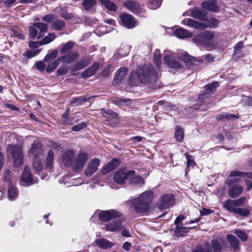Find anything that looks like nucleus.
Returning <instances> with one entry per match:
<instances>
[{"instance_id":"nucleus-4","label":"nucleus","mask_w":252,"mask_h":252,"mask_svg":"<svg viewBox=\"0 0 252 252\" xmlns=\"http://www.w3.org/2000/svg\"><path fill=\"white\" fill-rule=\"evenodd\" d=\"M207 22L208 25L190 18H185L182 21V23L184 25L194 28L197 30H204L207 28H216L219 25V21L215 18H211L208 20Z\"/></svg>"},{"instance_id":"nucleus-59","label":"nucleus","mask_w":252,"mask_h":252,"mask_svg":"<svg viewBox=\"0 0 252 252\" xmlns=\"http://www.w3.org/2000/svg\"><path fill=\"white\" fill-rule=\"evenodd\" d=\"M86 126H87V125L86 124V123L84 122H82V123L79 124L77 125H76V126H73L72 127V129L73 131H79L81 129L84 128L85 127H86Z\"/></svg>"},{"instance_id":"nucleus-1","label":"nucleus","mask_w":252,"mask_h":252,"mask_svg":"<svg viewBox=\"0 0 252 252\" xmlns=\"http://www.w3.org/2000/svg\"><path fill=\"white\" fill-rule=\"evenodd\" d=\"M129 79L135 82L138 80L141 82L146 84L151 82H156L158 79L157 72L154 70L153 65L149 64L138 69L137 72H132Z\"/></svg>"},{"instance_id":"nucleus-32","label":"nucleus","mask_w":252,"mask_h":252,"mask_svg":"<svg viewBox=\"0 0 252 252\" xmlns=\"http://www.w3.org/2000/svg\"><path fill=\"white\" fill-rule=\"evenodd\" d=\"M193 42L197 45H206L203 32L195 35L192 38Z\"/></svg>"},{"instance_id":"nucleus-13","label":"nucleus","mask_w":252,"mask_h":252,"mask_svg":"<svg viewBox=\"0 0 252 252\" xmlns=\"http://www.w3.org/2000/svg\"><path fill=\"white\" fill-rule=\"evenodd\" d=\"M123 227V222L121 220H117L106 223L104 229L108 231L114 232L119 231Z\"/></svg>"},{"instance_id":"nucleus-33","label":"nucleus","mask_w":252,"mask_h":252,"mask_svg":"<svg viewBox=\"0 0 252 252\" xmlns=\"http://www.w3.org/2000/svg\"><path fill=\"white\" fill-rule=\"evenodd\" d=\"M223 207L228 211L234 213L236 206L234 200H227L223 203Z\"/></svg>"},{"instance_id":"nucleus-43","label":"nucleus","mask_w":252,"mask_h":252,"mask_svg":"<svg viewBox=\"0 0 252 252\" xmlns=\"http://www.w3.org/2000/svg\"><path fill=\"white\" fill-rule=\"evenodd\" d=\"M90 63V61L88 59H84L79 62L75 66L74 70H80L85 68Z\"/></svg>"},{"instance_id":"nucleus-45","label":"nucleus","mask_w":252,"mask_h":252,"mask_svg":"<svg viewBox=\"0 0 252 252\" xmlns=\"http://www.w3.org/2000/svg\"><path fill=\"white\" fill-rule=\"evenodd\" d=\"M227 239L232 247L234 248H237L238 246V241L234 236L228 235L227 236Z\"/></svg>"},{"instance_id":"nucleus-36","label":"nucleus","mask_w":252,"mask_h":252,"mask_svg":"<svg viewBox=\"0 0 252 252\" xmlns=\"http://www.w3.org/2000/svg\"><path fill=\"white\" fill-rule=\"evenodd\" d=\"M230 176L231 177H248L249 178L252 179V173H248V172H239L237 171H233L230 173Z\"/></svg>"},{"instance_id":"nucleus-10","label":"nucleus","mask_w":252,"mask_h":252,"mask_svg":"<svg viewBox=\"0 0 252 252\" xmlns=\"http://www.w3.org/2000/svg\"><path fill=\"white\" fill-rule=\"evenodd\" d=\"M22 184L25 186H30L33 183L32 175L29 167L26 166L21 178Z\"/></svg>"},{"instance_id":"nucleus-23","label":"nucleus","mask_w":252,"mask_h":252,"mask_svg":"<svg viewBox=\"0 0 252 252\" xmlns=\"http://www.w3.org/2000/svg\"><path fill=\"white\" fill-rule=\"evenodd\" d=\"M95 242L98 247L105 249L111 248L114 245L112 242L104 239H97Z\"/></svg>"},{"instance_id":"nucleus-44","label":"nucleus","mask_w":252,"mask_h":252,"mask_svg":"<svg viewBox=\"0 0 252 252\" xmlns=\"http://www.w3.org/2000/svg\"><path fill=\"white\" fill-rule=\"evenodd\" d=\"M55 37V34L54 33H49L41 41V43L42 45L48 44L52 41Z\"/></svg>"},{"instance_id":"nucleus-41","label":"nucleus","mask_w":252,"mask_h":252,"mask_svg":"<svg viewBox=\"0 0 252 252\" xmlns=\"http://www.w3.org/2000/svg\"><path fill=\"white\" fill-rule=\"evenodd\" d=\"M101 113L102 116L107 119H110L116 117V113L111 110H106L104 109H101Z\"/></svg>"},{"instance_id":"nucleus-56","label":"nucleus","mask_w":252,"mask_h":252,"mask_svg":"<svg viewBox=\"0 0 252 252\" xmlns=\"http://www.w3.org/2000/svg\"><path fill=\"white\" fill-rule=\"evenodd\" d=\"M73 45V44L72 42H67L65 44H64L61 50V53H64L67 52L72 48Z\"/></svg>"},{"instance_id":"nucleus-52","label":"nucleus","mask_w":252,"mask_h":252,"mask_svg":"<svg viewBox=\"0 0 252 252\" xmlns=\"http://www.w3.org/2000/svg\"><path fill=\"white\" fill-rule=\"evenodd\" d=\"M206 44L215 37V34L213 32L209 31L203 32Z\"/></svg>"},{"instance_id":"nucleus-19","label":"nucleus","mask_w":252,"mask_h":252,"mask_svg":"<svg viewBox=\"0 0 252 252\" xmlns=\"http://www.w3.org/2000/svg\"><path fill=\"white\" fill-rule=\"evenodd\" d=\"M123 5L133 12H137L140 8L139 4L134 0H128L124 2Z\"/></svg>"},{"instance_id":"nucleus-53","label":"nucleus","mask_w":252,"mask_h":252,"mask_svg":"<svg viewBox=\"0 0 252 252\" xmlns=\"http://www.w3.org/2000/svg\"><path fill=\"white\" fill-rule=\"evenodd\" d=\"M58 55L57 51H54L50 53L47 54L44 59V62H48L50 60H54Z\"/></svg>"},{"instance_id":"nucleus-12","label":"nucleus","mask_w":252,"mask_h":252,"mask_svg":"<svg viewBox=\"0 0 252 252\" xmlns=\"http://www.w3.org/2000/svg\"><path fill=\"white\" fill-rule=\"evenodd\" d=\"M120 17L122 24L127 28H133L136 26V22L131 15L124 14Z\"/></svg>"},{"instance_id":"nucleus-64","label":"nucleus","mask_w":252,"mask_h":252,"mask_svg":"<svg viewBox=\"0 0 252 252\" xmlns=\"http://www.w3.org/2000/svg\"><path fill=\"white\" fill-rule=\"evenodd\" d=\"M185 217L183 215H179L175 220V224L176 226H180V223L184 220L185 219Z\"/></svg>"},{"instance_id":"nucleus-14","label":"nucleus","mask_w":252,"mask_h":252,"mask_svg":"<svg viewBox=\"0 0 252 252\" xmlns=\"http://www.w3.org/2000/svg\"><path fill=\"white\" fill-rule=\"evenodd\" d=\"M41 146L38 142H34L30 149L29 154L30 157L33 158H39V156L42 154Z\"/></svg>"},{"instance_id":"nucleus-16","label":"nucleus","mask_w":252,"mask_h":252,"mask_svg":"<svg viewBox=\"0 0 252 252\" xmlns=\"http://www.w3.org/2000/svg\"><path fill=\"white\" fill-rule=\"evenodd\" d=\"M101 67V64L97 63H94L92 66L85 71L83 72L81 74V76L83 78H88L93 76L94 73L98 70Z\"/></svg>"},{"instance_id":"nucleus-49","label":"nucleus","mask_w":252,"mask_h":252,"mask_svg":"<svg viewBox=\"0 0 252 252\" xmlns=\"http://www.w3.org/2000/svg\"><path fill=\"white\" fill-rule=\"evenodd\" d=\"M234 213L238 214L242 216L247 217L250 214V210L247 208H236Z\"/></svg>"},{"instance_id":"nucleus-2","label":"nucleus","mask_w":252,"mask_h":252,"mask_svg":"<svg viewBox=\"0 0 252 252\" xmlns=\"http://www.w3.org/2000/svg\"><path fill=\"white\" fill-rule=\"evenodd\" d=\"M153 198V193L151 191H146L140 194L133 202L135 210L137 213L147 212L149 208V204Z\"/></svg>"},{"instance_id":"nucleus-42","label":"nucleus","mask_w":252,"mask_h":252,"mask_svg":"<svg viewBox=\"0 0 252 252\" xmlns=\"http://www.w3.org/2000/svg\"><path fill=\"white\" fill-rule=\"evenodd\" d=\"M61 61V58H59L57 60L49 64L46 67V71L49 72L53 71L57 67Z\"/></svg>"},{"instance_id":"nucleus-58","label":"nucleus","mask_w":252,"mask_h":252,"mask_svg":"<svg viewBox=\"0 0 252 252\" xmlns=\"http://www.w3.org/2000/svg\"><path fill=\"white\" fill-rule=\"evenodd\" d=\"M185 156L187 159V167L189 166H193L195 165V162L194 161L193 158L191 156L189 155L187 153L185 154Z\"/></svg>"},{"instance_id":"nucleus-38","label":"nucleus","mask_w":252,"mask_h":252,"mask_svg":"<svg viewBox=\"0 0 252 252\" xmlns=\"http://www.w3.org/2000/svg\"><path fill=\"white\" fill-rule=\"evenodd\" d=\"M56 11L61 12V16L65 19H70L73 17L72 14L66 12L65 8H62L61 7H58L56 8Z\"/></svg>"},{"instance_id":"nucleus-39","label":"nucleus","mask_w":252,"mask_h":252,"mask_svg":"<svg viewBox=\"0 0 252 252\" xmlns=\"http://www.w3.org/2000/svg\"><path fill=\"white\" fill-rule=\"evenodd\" d=\"M154 62L157 66V67L159 69V66L161 64V55L159 50L156 49L154 52Z\"/></svg>"},{"instance_id":"nucleus-46","label":"nucleus","mask_w":252,"mask_h":252,"mask_svg":"<svg viewBox=\"0 0 252 252\" xmlns=\"http://www.w3.org/2000/svg\"><path fill=\"white\" fill-rule=\"evenodd\" d=\"M96 3V0H84L83 5L86 10L92 8Z\"/></svg>"},{"instance_id":"nucleus-18","label":"nucleus","mask_w":252,"mask_h":252,"mask_svg":"<svg viewBox=\"0 0 252 252\" xmlns=\"http://www.w3.org/2000/svg\"><path fill=\"white\" fill-rule=\"evenodd\" d=\"M74 152L72 150H67L62 156V162L66 166L69 165L72 162Z\"/></svg>"},{"instance_id":"nucleus-11","label":"nucleus","mask_w":252,"mask_h":252,"mask_svg":"<svg viewBox=\"0 0 252 252\" xmlns=\"http://www.w3.org/2000/svg\"><path fill=\"white\" fill-rule=\"evenodd\" d=\"M88 155L83 153H79L74 159V167L76 170L81 169L88 159Z\"/></svg>"},{"instance_id":"nucleus-25","label":"nucleus","mask_w":252,"mask_h":252,"mask_svg":"<svg viewBox=\"0 0 252 252\" xmlns=\"http://www.w3.org/2000/svg\"><path fill=\"white\" fill-rule=\"evenodd\" d=\"M98 1L102 6L107 8L108 10L115 11L117 9L116 4L109 0H98Z\"/></svg>"},{"instance_id":"nucleus-60","label":"nucleus","mask_w":252,"mask_h":252,"mask_svg":"<svg viewBox=\"0 0 252 252\" xmlns=\"http://www.w3.org/2000/svg\"><path fill=\"white\" fill-rule=\"evenodd\" d=\"M246 201V199L245 197H242L237 199L234 200L236 207L242 206L245 203Z\"/></svg>"},{"instance_id":"nucleus-47","label":"nucleus","mask_w":252,"mask_h":252,"mask_svg":"<svg viewBox=\"0 0 252 252\" xmlns=\"http://www.w3.org/2000/svg\"><path fill=\"white\" fill-rule=\"evenodd\" d=\"M93 97H94V96H92L91 97H89L88 96H82L81 97H76L73 98L72 102L77 103L78 104H81L84 101H88Z\"/></svg>"},{"instance_id":"nucleus-21","label":"nucleus","mask_w":252,"mask_h":252,"mask_svg":"<svg viewBox=\"0 0 252 252\" xmlns=\"http://www.w3.org/2000/svg\"><path fill=\"white\" fill-rule=\"evenodd\" d=\"M224 245V241L221 239L213 240L211 243V246L214 252H220Z\"/></svg>"},{"instance_id":"nucleus-54","label":"nucleus","mask_w":252,"mask_h":252,"mask_svg":"<svg viewBox=\"0 0 252 252\" xmlns=\"http://www.w3.org/2000/svg\"><path fill=\"white\" fill-rule=\"evenodd\" d=\"M40 51L39 49H36L33 51H28L24 53V55L25 57L31 58L37 55Z\"/></svg>"},{"instance_id":"nucleus-15","label":"nucleus","mask_w":252,"mask_h":252,"mask_svg":"<svg viewBox=\"0 0 252 252\" xmlns=\"http://www.w3.org/2000/svg\"><path fill=\"white\" fill-rule=\"evenodd\" d=\"M120 164L119 160L114 158L107 165L104 166L101 170L103 174H106L115 169Z\"/></svg>"},{"instance_id":"nucleus-3","label":"nucleus","mask_w":252,"mask_h":252,"mask_svg":"<svg viewBox=\"0 0 252 252\" xmlns=\"http://www.w3.org/2000/svg\"><path fill=\"white\" fill-rule=\"evenodd\" d=\"M7 156L13 159V165L15 167L21 166L24 162L23 154L21 147L10 144L6 148Z\"/></svg>"},{"instance_id":"nucleus-63","label":"nucleus","mask_w":252,"mask_h":252,"mask_svg":"<svg viewBox=\"0 0 252 252\" xmlns=\"http://www.w3.org/2000/svg\"><path fill=\"white\" fill-rule=\"evenodd\" d=\"M214 212L211 209L203 208V210H200V216L207 215L213 213Z\"/></svg>"},{"instance_id":"nucleus-9","label":"nucleus","mask_w":252,"mask_h":252,"mask_svg":"<svg viewBox=\"0 0 252 252\" xmlns=\"http://www.w3.org/2000/svg\"><path fill=\"white\" fill-rule=\"evenodd\" d=\"M100 164V160L98 158L92 159L89 163L87 169L85 171V174L87 176H91L97 170Z\"/></svg>"},{"instance_id":"nucleus-7","label":"nucleus","mask_w":252,"mask_h":252,"mask_svg":"<svg viewBox=\"0 0 252 252\" xmlns=\"http://www.w3.org/2000/svg\"><path fill=\"white\" fill-rule=\"evenodd\" d=\"M121 213L114 210H108L101 212L99 214V218L101 221H107L111 219L121 216Z\"/></svg>"},{"instance_id":"nucleus-48","label":"nucleus","mask_w":252,"mask_h":252,"mask_svg":"<svg viewBox=\"0 0 252 252\" xmlns=\"http://www.w3.org/2000/svg\"><path fill=\"white\" fill-rule=\"evenodd\" d=\"M33 26L38 28L41 32H45L47 31L48 26L47 24L43 23H35Z\"/></svg>"},{"instance_id":"nucleus-51","label":"nucleus","mask_w":252,"mask_h":252,"mask_svg":"<svg viewBox=\"0 0 252 252\" xmlns=\"http://www.w3.org/2000/svg\"><path fill=\"white\" fill-rule=\"evenodd\" d=\"M161 4V0H150L149 6L151 9H155L159 7Z\"/></svg>"},{"instance_id":"nucleus-29","label":"nucleus","mask_w":252,"mask_h":252,"mask_svg":"<svg viewBox=\"0 0 252 252\" xmlns=\"http://www.w3.org/2000/svg\"><path fill=\"white\" fill-rule=\"evenodd\" d=\"M202 7L204 9L215 12L219 10V7L214 2H203L202 3Z\"/></svg>"},{"instance_id":"nucleus-28","label":"nucleus","mask_w":252,"mask_h":252,"mask_svg":"<svg viewBox=\"0 0 252 252\" xmlns=\"http://www.w3.org/2000/svg\"><path fill=\"white\" fill-rule=\"evenodd\" d=\"M129 181L130 182L131 184L138 186L144 184V179L141 176L136 175L134 171H133V174L131 175V177L129 178Z\"/></svg>"},{"instance_id":"nucleus-20","label":"nucleus","mask_w":252,"mask_h":252,"mask_svg":"<svg viewBox=\"0 0 252 252\" xmlns=\"http://www.w3.org/2000/svg\"><path fill=\"white\" fill-rule=\"evenodd\" d=\"M174 32L175 35L180 38H189L192 36L191 32L183 28L177 29Z\"/></svg>"},{"instance_id":"nucleus-24","label":"nucleus","mask_w":252,"mask_h":252,"mask_svg":"<svg viewBox=\"0 0 252 252\" xmlns=\"http://www.w3.org/2000/svg\"><path fill=\"white\" fill-rule=\"evenodd\" d=\"M238 117L237 115L223 112L218 115L216 116V119L222 121H226L230 120H234Z\"/></svg>"},{"instance_id":"nucleus-17","label":"nucleus","mask_w":252,"mask_h":252,"mask_svg":"<svg viewBox=\"0 0 252 252\" xmlns=\"http://www.w3.org/2000/svg\"><path fill=\"white\" fill-rule=\"evenodd\" d=\"M127 69L125 67H122L118 69L115 73V76L113 79V83L114 85L118 84L124 79L126 75Z\"/></svg>"},{"instance_id":"nucleus-50","label":"nucleus","mask_w":252,"mask_h":252,"mask_svg":"<svg viewBox=\"0 0 252 252\" xmlns=\"http://www.w3.org/2000/svg\"><path fill=\"white\" fill-rule=\"evenodd\" d=\"M190 229L191 228L190 227L178 226L176 227L175 231L177 234L181 235L183 234V233L188 232Z\"/></svg>"},{"instance_id":"nucleus-5","label":"nucleus","mask_w":252,"mask_h":252,"mask_svg":"<svg viewBox=\"0 0 252 252\" xmlns=\"http://www.w3.org/2000/svg\"><path fill=\"white\" fill-rule=\"evenodd\" d=\"M132 174H133V170H129L126 168H123L115 173L113 178L115 182L122 185L124 184L126 181H129Z\"/></svg>"},{"instance_id":"nucleus-40","label":"nucleus","mask_w":252,"mask_h":252,"mask_svg":"<svg viewBox=\"0 0 252 252\" xmlns=\"http://www.w3.org/2000/svg\"><path fill=\"white\" fill-rule=\"evenodd\" d=\"M32 165L33 168L37 172H40L43 168V166L38 158H33Z\"/></svg>"},{"instance_id":"nucleus-6","label":"nucleus","mask_w":252,"mask_h":252,"mask_svg":"<svg viewBox=\"0 0 252 252\" xmlns=\"http://www.w3.org/2000/svg\"><path fill=\"white\" fill-rule=\"evenodd\" d=\"M174 204V197L172 194H166L161 197L157 206L162 210L168 208Z\"/></svg>"},{"instance_id":"nucleus-30","label":"nucleus","mask_w":252,"mask_h":252,"mask_svg":"<svg viewBox=\"0 0 252 252\" xmlns=\"http://www.w3.org/2000/svg\"><path fill=\"white\" fill-rule=\"evenodd\" d=\"M191 16L200 20L205 21L206 14L197 9L194 8L191 11Z\"/></svg>"},{"instance_id":"nucleus-62","label":"nucleus","mask_w":252,"mask_h":252,"mask_svg":"<svg viewBox=\"0 0 252 252\" xmlns=\"http://www.w3.org/2000/svg\"><path fill=\"white\" fill-rule=\"evenodd\" d=\"M44 61H41V62H37L35 65H36V68L40 71H43L45 69V67L46 66V64H44Z\"/></svg>"},{"instance_id":"nucleus-27","label":"nucleus","mask_w":252,"mask_h":252,"mask_svg":"<svg viewBox=\"0 0 252 252\" xmlns=\"http://www.w3.org/2000/svg\"><path fill=\"white\" fill-rule=\"evenodd\" d=\"M18 196V190L13 185H9L8 189V197L10 200H14Z\"/></svg>"},{"instance_id":"nucleus-8","label":"nucleus","mask_w":252,"mask_h":252,"mask_svg":"<svg viewBox=\"0 0 252 252\" xmlns=\"http://www.w3.org/2000/svg\"><path fill=\"white\" fill-rule=\"evenodd\" d=\"M173 54L168 52L164 55L163 58V63L170 67L174 69H179L181 67V64L178 62L173 60Z\"/></svg>"},{"instance_id":"nucleus-35","label":"nucleus","mask_w":252,"mask_h":252,"mask_svg":"<svg viewBox=\"0 0 252 252\" xmlns=\"http://www.w3.org/2000/svg\"><path fill=\"white\" fill-rule=\"evenodd\" d=\"M175 136L176 140L181 142L184 137V129L180 126H177L175 128Z\"/></svg>"},{"instance_id":"nucleus-57","label":"nucleus","mask_w":252,"mask_h":252,"mask_svg":"<svg viewBox=\"0 0 252 252\" xmlns=\"http://www.w3.org/2000/svg\"><path fill=\"white\" fill-rule=\"evenodd\" d=\"M29 32L31 38L32 39L35 38L37 35V31L34 26L29 27Z\"/></svg>"},{"instance_id":"nucleus-37","label":"nucleus","mask_w":252,"mask_h":252,"mask_svg":"<svg viewBox=\"0 0 252 252\" xmlns=\"http://www.w3.org/2000/svg\"><path fill=\"white\" fill-rule=\"evenodd\" d=\"M54 155L53 150H50L48 152L46 158V167L49 169H51L54 161Z\"/></svg>"},{"instance_id":"nucleus-26","label":"nucleus","mask_w":252,"mask_h":252,"mask_svg":"<svg viewBox=\"0 0 252 252\" xmlns=\"http://www.w3.org/2000/svg\"><path fill=\"white\" fill-rule=\"evenodd\" d=\"M61 58V60H63L65 63H71L78 58V54L75 52H71L69 54L66 55Z\"/></svg>"},{"instance_id":"nucleus-61","label":"nucleus","mask_w":252,"mask_h":252,"mask_svg":"<svg viewBox=\"0 0 252 252\" xmlns=\"http://www.w3.org/2000/svg\"><path fill=\"white\" fill-rule=\"evenodd\" d=\"M192 252H212V249L208 247V244H206L204 248H198Z\"/></svg>"},{"instance_id":"nucleus-31","label":"nucleus","mask_w":252,"mask_h":252,"mask_svg":"<svg viewBox=\"0 0 252 252\" xmlns=\"http://www.w3.org/2000/svg\"><path fill=\"white\" fill-rule=\"evenodd\" d=\"M219 86V83L217 81L208 84L206 86V90L205 93L200 95V97H202L205 95L215 91V89Z\"/></svg>"},{"instance_id":"nucleus-55","label":"nucleus","mask_w":252,"mask_h":252,"mask_svg":"<svg viewBox=\"0 0 252 252\" xmlns=\"http://www.w3.org/2000/svg\"><path fill=\"white\" fill-rule=\"evenodd\" d=\"M235 233L242 241H246L248 238L247 234L243 231L238 229L236 230L235 231Z\"/></svg>"},{"instance_id":"nucleus-22","label":"nucleus","mask_w":252,"mask_h":252,"mask_svg":"<svg viewBox=\"0 0 252 252\" xmlns=\"http://www.w3.org/2000/svg\"><path fill=\"white\" fill-rule=\"evenodd\" d=\"M243 189V188L241 185L234 186L229 190V195L232 198L237 197L242 193Z\"/></svg>"},{"instance_id":"nucleus-34","label":"nucleus","mask_w":252,"mask_h":252,"mask_svg":"<svg viewBox=\"0 0 252 252\" xmlns=\"http://www.w3.org/2000/svg\"><path fill=\"white\" fill-rule=\"evenodd\" d=\"M65 26V23L61 20H56L54 21L51 24L52 28L56 31L63 30Z\"/></svg>"}]
</instances>
